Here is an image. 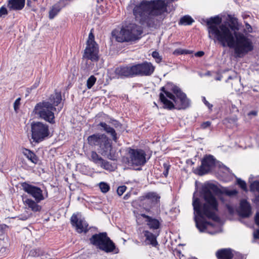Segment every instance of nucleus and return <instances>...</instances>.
Here are the masks:
<instances>
[{"label":"nucleus","mask_w":259,"mask_h":259,"mask_svg":"<svg viewBox=\"0 0 259 259\" xmlns=\"http://www.w3.org/2000/svg\"><path fill=\"white\" fill-rule=\"evenodd\" d=\"M70 223L78 233L86 234L90 230L88 223L84 219L81 218L79 213H73L70 218Z\"/></svg>","instance_id":"15"},{"label":"nucleus","mask_w":259,"mask_h":259,"mask_svg":"<svg viewBox=\"0 0 259 259\" xmlns=\"http://www.w3.org/2000/svg\"><path fill=\"white\" fill-rule=\"evenodd\" d=\"M251 213V207L250 203L246 200L243 199L240 201L239 215L242 218H247Z\"/></svg>","instance_id":"19"},{"label":"nucleus","mask_w":259,"mask_h":259,"mask_svg":"<svg viewBox=\"0 0 259 259\" xmlns=\"http://www.w3.org/2000/svg\"><path fill=\"white\" fill-rule=\"evenodd\" d=\"M83 58L92 62H98L99 60V46L95 41L94 35L92 32H90L89 34Z\"/></svg>","instance_id":"12"},{"label":"nucleus","mask_w":259,"mask_h":259,"mask_svg":"<svg viewBox=\"0 0 259 259\" xmlns=\"http://www.w3.org/2000/svg\"><path fill=\"white\" fill-rule=\"evenodd\" d=\"M65 7V4H63V3L59 0L51 8L49 12V19H54L59 13L61 10Z\"/></svg>","instance_id":"22"},{"label":"nucleus","mask_w":259,"mask_h":259,"mask_svg":"<svg viewBox=\"0 0 259 259\" xmlns=\"http://www.w3.org/2000/svg\"><path fill=\"white\" fill-rule=\"evenodd\" d=\"M215 255L218 259H232L234 254L232 250L230 248H222L217 250ZM191 259H197L193 257Z\"/></svg>","instance_id":"20"},{"label":"nucleus","mask_w":259,"mask_h":259,"mask_svg":"<svg viewBox=\"0 0 259 259\" xmlns=\"http://www.w3.org/2000/svg\"><path fill=\"white\" fill-rule=\"evenodd\" d=\"M97 81V78L94 75H91L87 80V87L88 89H91Z\"/></svg>","instance_id":"31"},{"label":"nucleus","mask_w":259,"mask_h":259,"mask_svg":"<svg viewBox=\"0 0 259 259\" xmlns=\"http://www.w3.org/2000/svg\"><path fill=\"white\" fill-rule=\"evenodd\" d=\"M143 29L141 26L135 24H130L124 28H122L117 34L112 32L117 42H133L141 38Z\"/></svg>","instance_id":"8"},{"label":"nucleus","mask_w":259,"mask_h":259,"mask_svg":"<svg viewBox=\"0 0 259 259\" xmlns=\"http://www.w3.org/2000/svg\"><path fill=\"white\" fill-rule=\"evenodd\" d=\"M255 222L256 225L259 226V213L256 214L255 217Z\"/></svg>","instance_id":"46"},{"label":"nucleus","mask_w":259,"mask_h":259,"mask_svg":"<svg viewBox=\"0 0 259 259\" xmlns=\"http://www.w3.org/2000/svg\"><path fill=\"white\" fill-rule=\"evenodd\" d=\"M222 18L219 16L211 17L206 21L209 37L212 38L223 47L234 49L238 57L245 55L253 50L251 39L243 33L236 32L239 30L237 19L231 17L230 24H221Z\"/></svg>","instance_id":"1"},{"label":"nucleus","mask_w":259,"mask_h":259,"mask_svg":"<svg viewBox=\"0 0 259 259\" xmlns=\"http://www.w3.org/2000/svg\"><path fill=\"white\" fill-rule=\"evenodd\" d=\"M8 13V10L6 9V7L4 6H2L0 8V17H1L3 15H6Z\"/></svg>","instance_id":"42"},{"label":"nucleus","mask_w":259,"mask_h":259,"mask_svg":"<svg viewBox=\"0 0 259 259\" xmlns=\"http://www.w3.org/2000/svg\"><path fill=\"white\" fill-rule=\"evenodd\" d=\"M237 184L239 185V186L244 191H247V185L246 182L240 179H237Z\"/></svg>","instance_id":"35"},{"label":"nucleus","mask_w":259,"mask_h":259,"mask_svg":"<svg viewBox=\"0 0 259 259\" xmlns=\"http://www.w3.org/2000/svg\"><path fill=\"white\" fill-rule=\"evenodd\" d=\"M50 102L43 101L36 104L34 112L40 118L50 123H55L54 111L62 101L61 92L55 90L54 93L51 95L49 98Z\"/></svg>","instance_id":"7"},{"label":"nucleus","mask_w":259,"mask_h":259,"mask_svg":"<svg viewBox=\"0 0 259 259\" xmlns=\"http://www.w3.org/2000/svg\"><path fill=\"white\" fill-rule=\"evenodd\" d=\"M202 101L204 103V104H205V105L210 110H212V108L213 107V105L212 104H210L206 100V99L205 97H202Z\"/></svg>","instance_id":"40"},{"label":"nucleus","mask_w":259,"mask_h":259,"mask_svg":"<svg viewBox=\"0 0 259 259\" xmlns=\"http://www.w3.org/2000/svg\"><path fill=\"white\" fill-rule=\"evenodd\" d=\"M21 185L23 190L34 198L36 202H40L48 197L47 190L44 196L43 191L38 187L30 185L26 182L21 183Z\"/></svg>","instance_id":"14"},{"label":"nucleus","mask_w":259,"mask_h":259,"mask_svg":"<svg viewBox=\"0 0 259 259\" xmlns=\"http://www.w3.org/2000/svg\"><path fill=\"white\" fill-rule=\"evenodd\" d=\"M204 214H202L201 217H195V221L196 226L200 232H204L207 229L206 221L203 217Z\"/></svg>","instance_id":"24"},{"label":"nucleus","mask_w":259,"mask_h":259,"mask_svg":"<svg viewBox=\"0 0 259 259\" xmlns=\"http://www.w3.org/2000/svg\"><path fill=\"white\" fill-rule=\"evenodd\" d=\"M113 121H115L116 122H118V121L117 120H114Z\"/></svg>","instance_id":"54"},{"label":"nucleus","mask_w":259,"mask_h":259,"mask_svg":"<svg viewBox=\"0 0 259 259\" xmlns=\"http://www.w3.org/2000/svg\"><path fill=\"white\" fill-rule=\"evenodd\" d=\"M131 195V194L130 193H128L124 196L123 199L124 200H127L130 197Z\"/></svg>","instance_id":"48"},{"label":"nucleus","mask_w":259,"mask_h":259,"mask_svg":"<svg viewBox=\"0 0 259 259\" xmlns=\"http://www.w3.org/2000/svg\"><path fill=\"white\" fill-rule=\"evenodd\" d=\"M99 188L102 193H106L110 190V186L106 183L101 182L99 184Z\"/></svg>","instance_id":"32"},{"label":"nucleus","mask_w":259,"mask_h":259,"mask_svg":"<svg viewBox=\"0 0 259 259\" xmlns=\"http://www.w3.org/2000/svg\"><path fill=\"white\" fill-rule=\"evenodd\" d=\"M32 90H32L30 87H29V88H27L26 89V92H27V93L28 95V94H29L31 92V91H32Z\"/></svg>","instance_id":"51"},{"label":"nucleus","mask_w":259,"mask_h":259,"mask_svg":"<svg viewBox=\"0 0 259 259\" xmlns=\"http://www.w3.org/2000/svg\"><path fill=\"white\" fill-rule=\"evenodd\" d=\"M253 236L255 239H259V229H257L253 233Z\"/></svg>","instance_id":"45"},{"label":"nucleus","mask_w":259,"mask_h":259,"mask_svg":"<svg viewBox=\"0 0 259 259\" xmlns=\"http://www.w3.org/2000/svg\"><path fill=\"white\" fill-rule=\"evenodd\" d=\"M211 122L210 121H206L202 122L200 124V128L202 130H205L206 128H209L211 126Z\"/></svg>","instance_id":"37"},{"label":"nucleus","mask_w":259,"mask_h":259,"mask_svg":"<svg viewBox=\"0 0 259 259\" xmlns=\"http://www.w3.org/2000/svg\"><path fill=\"white\" fill-rule=\"evenodd\" d=\"M23 153L33 164H37L39 163V159L38 157L32 151L25 148Z\"/></svg>","instance_id":"25"},{"label":"nucleus","mask_w":259,"mask_h":259,"mask_svg":"<svg viewBox=\"0 0 259 259\" xmlns=\"http://www.w3.org/2000/svg\"><path fill=\"white\" fill-rule=\"evenodd\" d=\"M204 55V52L202 51H198L195 54V56L196 57H202Z\"/></svg>","instance_id":"43"},{"label":"nucleus","mask_w":259,"mask_h":259,"mask_svg":"<svg viewBox=\"0 0 259 259\" xmlns=\"http://www.w3.org/2000/svg\"><path fill=\"white\" fill-rule=\"evenodd\" d=\"M33 1H35V2H36V1H37V0H33Z\"/></svg>","instance_id":"56"},{"label":"nucleus","mask_w":259,"mask_h":259,"mask_svg":"<svg viewBox=\"0 0 259 259\" xmlns=\"http://www.w3.org/2000/svg\"><path fill=\"white\" fill-rule=\"evenodd\" d=\"M250 188L252 189L255 188L259 193V181H255L250 185Z\"/></svg>","instance_id":"39"},{"label":"nucleus","mask_w":259,"mask_h":259,"mask_svg":"<svg viewBox=\"0 0 259 259\" xmlns=\"http://www.w3.org/2000/svg\"><path fill=\"white\" fill-rule=\"evenodd\" d=\"M146 153L145 150L139 148H128L126 158L128 164L133 166H143L147 162Z\"/></svg>","instance_id":"11"},{"label":"nucleus","mask_w":259,"mask_h":259,"mask_svg":"<svg viewBox=\"0 0 259 259\" xmlns=\"http://www.w3.org/2000/svg\"><path fill=\"white\" fill-rule=\"evenodd\" d=\"M63 4H65V6L68 5V2L72 1V0H60Z\"/></svg>","instance_id":"49"},{"label":"nucleus","mask_w":259,"mask_h":259,"mask_svg":"<svg viewBox=\"0 0 259 259\" xmlns=\"http://www.w3.org/2000/svg\"><path fill=\"white\" fill-rule=\"evenodd\" d=\"M49 126L40 121H33L31 123V136L33 142L39 143L44 141L50 135Z\"/></svg>","instance_id":"10"},{"label":"nucleus","mask_w":259,"mask_h":259,"mask_svg":"<svg viewBox=\"0 0 259 259\" xmlns=\"http://www.w3.org/2000/svg\"><path fill=\"white\" fill-rule=\"evenodd\" d=\"M90 160L95 164H100L101 162L103 160V158L99 156L96 151H93L91 153Z\"/></svg>","instance_id":"29"},{"label":"nucleus","mask_w":259,"mask_h":259,"mask_svg":"<svg viewBox=\"0 0 259 259\" xmlns=\"http://www.w3.org/2000/svg\"><path fill=\"white\" fill-rule=\"evenodd\" d=\"M193 206L194 210L196 212L197 215L199 217H201L202 214H203L202 212V206H201L200 200L198 198L193 199Z\"/></svg>","instance_id":"26"},{"label":"nucleus","mask_w":259,"mask_h":259,"mask_svg":"<svg viewBox=\"0 0 259 259\" xmlns=\"http://www.w3.org/2000/svg\"><path fill=\"white\" fill-rule=\"evenodd\" d=\"M160 91L159 101L163 104L164 109L184 110L190 106V101L186 94L172 82H167Z\"/></svg>","instance_id":"4"},{"label":"nucleus","mask_w":259,"mask_h":259,"mask_svg":"<svg viewBox=\"0 0 259 259\" xmlns=\"http://www.w3.org/2000/svg\"><path fill=\"white\" fill-rule=\"evenodd\" d=\"M207 226H210L211 227H213L214 225V224L213 223L206 221V226L207 227Z\"/></svg>","instance_id":"50"},{"label":"nucleus","mask_w":259,"mask_h":259,"mask_svg":"<svg viewBox=\"0 0 259 259\" xmlns=\"http://www.w3.org/2000/svg\"><path fill=\"white\" fill-rule=\"evenodd\" d=\"M20 100H21V98H18L14 102V110L16 112L19 109V106L20 105Z\"/></svg>","instance_id":"38"},{"label":"nucleus","mask_w":259,"mask_h":259,"mask_svg":"<svg viewBox=\"0 0 259 259\" xmlns=\"http://www.w3.org/2000/svg\"><path fill=\"white\" fill-rule=\"evenodd\" d=\"M160 198V196L156 192H149L140 197L139 200L143 205L147 206L149 209L159 202Z\"/></svg>","instance_id":"16"},{"label":"nucleus","mask_w":259,"mask_h":259,"mask_svg":"<svg viewBox=\"0 0 259 259\" xmlns=\"http://www.w3.org/2000/svg\"><path fill=\"white\" fill-rule=\"evenodd\" d=\"M201 165L193 169V172L198 176H203L211 172L215 166L216 160L211 155H206L201 159Z\"/></svg>","instance_id":"13"},{"label":"nucleus","mask_w":259,"mask_h":259,"mask_svg":"<svg viewBox=\"0 0 259 259\" xmlns=\"http://www.w3.org/2000/svg\"><path fill=\"white\" fill-rule=\"evenodd\" d=\"M23 202L28 209H31L33 212H38L41 209V206L38 204V202H36L35 200L32 199L26 198L25 200H23Z\"/></svg>","instance_id":"23"},{"label":"nucleus","mask_w":259,"mask_h":259,"mask_svg":"<svg viewBox=\"0 0 259 259\" xmlns=\"http://www.w3.org/2000/svg\"><path fill=\"white\" fill-rule=\"evenodd\" d=\"M255 200L259 202V196L256 197Z\"/></svg>","instance_id":"53"},{"label":"nucleus","mask_w":259,"mask_h":259,"mask_svg":"<svg viewBox=\"0 0 259 259\" xmlns=\"http://www.w3.org/2000/svg\"><path fill=\"white\" fill-rule=\"evenodd\" d=\"M171 167L170 164H169V162L168 161L165 162L163 163V172L162 174L163 175L164 177L165 178H167L168 175L169 170Z\"/></svg>","instance_id":"33"},{"label":"nucleus","mask_w":259,"mask_h":259,"mask_svg":"<svg viewBox=\"0 0 259 259\" xmlns=\"http://www.w3.org/2000/svg\"><path fill=\"white\" fill-rule=\"evenodd\" d=\"M40 78H36L35 82L33 83V84L32 86L30 87V88L32 90H34V89H36L39 86V84L40 83Z\"/></svg>","instance_id":"41"},{"label":"nucleus","mask_w":259,"mask_h":259,"mask_svg":"<svg viewBox=\"0 0 259 259\" xmlns=\"http://www.w3.org/2000/svg\"><path fill=\"white\" fill-rule=\"evenodd\" d=\"M178 0H142L137 4H133V14L135 20L142 26L148 28H158L161 20L157 16L165 13L174 11L173 3Z\"/></svg>","instance_id":"2"},{"label":"nucleus","mask_w":259,"mask_h":259,"mask_svg":"<svg viewBox=\"0 0 259 259\" xmlns=\"http://www.w3.org/2000/svg\"><path fill=\"white\" fill-rule=\"evenodd\" d=\"M33 1H35V2H36V1H37V0H33Z\"/></svg>","instance_id":"55"},{"label":"nucleus","mask_w":259,"mask_h":259,"mask_svg":"<svg viewBox=\"0 0 259 259\" xmlns=\"http://www.w3.org/2000/svg\"><path fill=\"white\" fill-rule=\"evenodd\" d=\"M97 126L99 131L105 132L110 135L112 139L105 134H94L88 137V143L89 145L96 148L98 152L102 156H106L111 160H117V154L113 150L112 146V141L117 142L118 140L115 130L104 122H100Z\"/></svg>","instance_id":"3"},{"label":"nucleus","mask_w":259,"mask_h":259,"mask_svg":"<svg viewBox=\"0 0 259 259\" xmlns=\"http://www.w3.org/2000/svg\"><path fill=\"white\" fill-rule=\"evenodd\" d=\"M127 187L124 186H119L117 189V193L119 196H121L126 191Z\"/></svg>","instance_id":"36"},{"label":"nucleus","mask_w":259,"mask_h":259,"mask_svg":"<svg viewBox=\"0 0 259 259\" xmlns=\"http://www.w3.org/2000/svg\"><path fill=\"white\" fill-rule=\"evenodd\" d=\"M90 243L106 252H113L115 249L114 242L107 236L106 232L95 234L89 239Z\"/></svg>","instance_id":"9"},{"label":"nucleus","mask_w":259,"mask_h":259,"mask_svg":"<svg viewBox=\"0 0 259 259\" xmlns=\"http://www.w3.org/2000/svg\"><path fill=\"white\" fill-rule=\"evenodd\" d=\"M141 217L145 219V222L148 228L153 231L160 229L162 220L160 217L154 218L145 213L141 214Z\"/></svg>","instance_id":"17"},{"label":"nucleus","mask_w":259,"mask_h":259,"mask_svg":"<svg viewBox=\"0 0 259 259\" xmlns=\"http://www.w3.org/2000/svg\"><path fill=\"white\" fill-rule=\"evenodd\" d=\"M100 165L103 168L110 171H114L115 168V164H112L104 159Z\"/></svg>","instance_id":"28"},{"label":"nucleus","mask_w":259,"mask_h":259,"mask_svg":"<svg viewBox=\"0 0 259 259\" xmlns=\"http://www.w3.org/2000/svg\"><path fill=\"white\" fill-rule=\"evenodd\" d=\"M25 4V0H8L7 7L10 11L22 10Z\"/></svg>","instance_id":"21"},{"label":"nucleus","mask_w":259,"mask_h":259,"mask_svg":"<svg viewBox=\"0 0 259 259\" xmlns=\"http://www.w3.org/2000/svg\"><path fill=\"white\" fill-rule=\"evenodd\" d=\"M257 112L256 111H255V110H252L251 111L249 112V113H248V115H253V116H256L257 115Z\"/></svg>","instance_id":"47"},{"label":"nucleus","mask_w":259,"mask_h":259,"mask_svg":"<svg viewBox=\"0 0 259 259\" xmlns=\"http://www.w3.org/2000/svg\"><path fill=\"white\" fill-rule=\"evenodd\" d=\"M155 66L147 61L132 65H120L114 70L117 78H133L136 76H150L154 72Z\"/></svg>","instance_id":"6"},{"label":"nucleus","mask_w":259,"mask_h":259,"mask_svg":"<svg viewBox=\"0 0 259 259\" xmlns=\"http://www.w3.org/2000/svg\"><path fill=\"white\" fill-rule=\"evenodd\" d=\"M194 22V19L190 16L185 15L180 18L178 24L179 25H191Z\"/></svg>","instance_id":"27"},{"label":"nucleus","mask_w":259,"mask_h":259,"mask_svg":"<svg viewBox=\"0 0 259 259\" xmlns=\"http://www.w3.org/2000/svg\"><path fill=\"white\" fill-rule=\"evenodd\" d=\"M143 234L145 237V242L147 244L151 245L155 247L159 245L157 238L159 235V231L153 233L149 230H144Z\"/></svg>","instance_id":"18"},{"label":"nucleus","mask_w":259,"mask_h":259,"mask_svg":"<svg viewBox=\"0 0 259 259\" xmlns=\"http://www.w3.org/2000/svg\"><path fill=\"white\" fill-rule=\"evenodd\" d=\"M245 27H246V29L248 30V31L249 32H252V28L251 26V25L250 24H249L248 23H246L245 24Z\"/></svg>","instance_id":"44"},{"label":"nucleus","mask_w":259,"mask_h":259,"mask_svg":"<svg viewBox=\"0 0 259 259\" xmlns=\"http://www.w3.org/2000/svg\"><path fill=\"white\" fill-rule=\"evenodd\" d=\"M31 2L30 0H27V5L29 7L30 6V5H31Z\"/></svg>","instance_id":"52"},{"label":"nucleus","mask_w":259,"mask_h":259,"mask_svg":"<svg viewBox=\"0 0 259 259\" xmlns=\"http://www.w3.org/2000/svg\"><path fill=\"white\" fill-rule=\"evenodd\" d=\"M203 198L205 202L202 205V212L204 216L213 221H220L217 214L219 211V202L214 195L222 194L221 190L215 184L209 183L203 187Z\"/></svg>","instance_id":"5"},{"label":"nucleus","mask_w":259,"mask_h":259,"mask_svg":"<svg viewBox=\"0 0 259 259\" xmlns=\"http://www.w3.org/2000/svg\"><path fill=\"white\" fill-rule=\"evenodd\" d=\"M152 56L155 59L156 63L159 64L162 62V57L160 55L159 52L157 51L152 52Z\"/></svg>","instance_id":"34"},{"label":"nucleus","mask_w":259,"mask_h":259,"mask_svg":"<svg viewBox=\"0 0 259 259\" xmlns=\"http://www.w3.org/2000/svg\"><path fill=\"white\" fill-rule=\"evenodd\" d=\"M192 51H190L186 49H182L181 48H179L176 49L172 53L173 55L176 56H179L181 55L184 54H192L193 53Z\"/></svg>","instance_id":"30"}]
</instances>
